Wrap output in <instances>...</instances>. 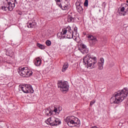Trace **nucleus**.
Returning <instances> with one entry per match:
<instances>
[{
	"mask_svg": "<svg viewBox=\"0 0 128 128\" xmlns=\"http://www.w3.org/2000/svg\"><path fill=\"white\" fill-rule=\"evenodd\" d=\"M128 96V90L124 88L114 92L110 99V104H120Z\"/></svg>",
	"mask_w": 128,
	"mask_h": 128,
	"instance_id": "obj_1",
	"label": "nucleus"
},
{
	"mask_svg": "<svg viewBox=\"0 0 128 128\" xmlns=\"http://www.w3.org/2000/svg\"><path fill=\"white\" fill-rule=\"evenodd\" d=\"M84 64L87 68H90L92 66V68H96L94 64L96 63V57L92 58L90 54H88L83 58Z\"/></svg>",
	"mask_w": 128,
	"mask_h": 128,
	"instance_id": "obj_2",
	"label": "nucleus"
},
{
	"mask_svg": "<svg viewBox=\"0 0 128 128\" xmlns=\"http://www.w3.org/2000/svg\"><path fill=\"white\" fill-rule=\"evenodd\" d=\"M18 72L22 78H30L34 74L32 71L30 70L28 67L20 68L18 70Z\"/></svg>",
	"mask_w": 128,
	"mask_h": 128,
	"instance_id": "obj_3",
	"label": "nucleus"
},
{
	"mask_svg": "<svg viewBox=\"0 0 128 128\" xmlns=\"http://www.w3.org/2000/svg\"><path fill=\"white\" fill-rule=\"evenodd\" d=\"M60 36L64 38H74V31L72 30L70 26H68L62 29Z\"/></svg>",
	"mask_w": 128,
	"mask_h": 128,
	"instance_id": "obj_4",
	"label": "nucleus"
},
{
	"mask_svg": "<svg viewBox=\"0 0 128 128\" xmlns=\"http://www.w3.org/2000/svg\"><path fill=\"white\" fill-rule=\"evenodd\" d=\"M56 4L62 10L70 9V0H55Z\"/></svg>",
	"mask_w": 128,
	"mask_h": 128,
	"instance_id": "obj_5",
	"label": "nucleus"
},
{
	"mask_svg": "<svg viewBox=\"0 0 128 128\" xmlns=\"http://www.w3.org/2000/svg\"><path fill=\"white\" fill-rule=\"evenodd\" d=\"M16 0H6L7 4H5L4 6H2L3 10H10L12 11L14 6H16Z\"/></svg>",
	"mask_w": 128,
	"mask_h": 128,
	"instance_id": "obj_6",
	"label": "nucleus"
},
{
	"mask_svg": "<svg viewBox=\"0 0 128 128\" xmlns=\"http://www.w3.org/2000/svg\"><path fill=\"white\" fill-rule=\"evenodd\" d=\"M58 88H60V92H68L70 89V85L68 82H62L58 81Z\"/></svg>",
	"mask_w": 128,
	"mask_h": 128,
	"instance_id": "obj_7",
	"label": "nucleus"
},
{
	"mask_svg": "<svg viewBox=\"0 0 128 128\" xmlns=\"http://www.w3.org/2000/svg\"><path fill=\"white\" fill-rule=\"evenodd\" d=\"M47 124H50L51 126H56L60 124V120L56 118H49L46 121Z\"/></svg>",
	"mask_w": 128,
	"mask_h": 128,
	"instance_id": "obj_8",
	"label": "nucleus"
},
{
	"mask_svg": "<svg viewBox=\"0 0 128 128\" xmlns=\"http://www.w3.org/2000/svg\"><path fill=\"white\" fill-rule=\"evenodd\" d=\"M20 88L24 94H34V89L32 86L28 84L20 86Z\"/></svg>",
	"mask_w": 128,
	"mask_h": 128,
	"instance_id": "obj_9",
	"label": "nucleus"
},
{
	"mask_svg": "<svg viewBox=\"0 0 128 128\" xmlns=\"http://www.w3.org/2000/svg\"><path fill=\"white\" fill-rule=\"evenodd\" d=\"M72 116H68L65 122H66L67 124L70 128H72V126H76V124H79L80 122L78 121V122H76L74 120H72Z\"/></svg>",
	"mask_w": 128,
	"mask_h": 128,
	"instance_id": "obj_10",
	"label": "nucleus"
},
{
	"mask_svg": "<svg viewBox=\"0 0 128 128\" xmlns=\"http://www.w3.org/2000/svg\"><path fill=\"white\" fill-rule=\"evenodd\" d=\"M86 36L88 38L90 44L92 46H95L96 44H98V39H96V37L90 34H88Z\"/></svg>",
	"mask_w": 128,
	"mask_h": 128,
	"instance_id": "obj_11",
	"label": "nucleus"
},
{
	"mask_svg": "<svg viewBox=\"0 0 128 128\" xmlns=\"http://www.w3.org/2000/svg\"><path fill=\"white\" fill-rule=\"evenodd\" d=\"M78 50L82 54H88V48L84 44H81L80 45V48H78Z\"/></svg>",
	"mask_w": 128,
	"mask_h": 128,
	"instance_id": "obj_12",
	"label": "nucleus"
},
{
	"mask_svg": "<svg viewBox=\"0 0 128 128\" xmlns=\"http://www.w3.org/2000/svg\"><path fill=\"white\" fill-rule=\"evenodd\" d=\"M104 59L101 58L100 59V61L98 63V70H104Z\"/></svg>",
	"mask_w": 128,
	"mask_h": 128,
	"instance_id": "obj_13",
	"label": "nucleus"
},
{
	"mask_svg": "<svg viewBox=\"0 0 128 128\" xmlns=\"http://www.w3.org/2000/svg\"><path fill=\"white\" fill-rule=\"evenodd\" d=\"M6 54L8 56H10V58H12V56H14V52L12 51V48H9L6 50Z\"/></svg>",
	"mask_w": 128,
	"mask_h": 128,
	"instance_id": "obj_14",
	"label": "nucleus"
},
{
	"mask_svg": "<svg viewBox=\"0 0 128 128\" xmlns=\"http://www.w3.org/2000/svg\"><path fill=\"white\" fill-rule=\"evenodd\" d=\"M76 10L78 12H80V14H82V12H84V9H82V7L80 6V2H76Z\"/></svg>",
	"mask_w": 128,
	"mask_h": 128,
	"instance_id": "obj_15",
	"label": "nucleus"
},
{
	"mask_svg": "<svg viewBox=\"0 0 128 128\" xmlns=\"http://www.w3.org/2000/svg\"><path fill=\"white\" fill-rule=\"evenodd\" d=\"M34 64L36 66H40L42 64V59H40V58H36L34 60Z\"/></svg>",
	"mask_w": 128,
	"mask_h": 128,
	"instance_id": "obj_16",
	"label": "nucleus"
},
{
	"mask_svg": "<svg viewBox=\"0 0 128 128\" xmlns=\"http://www.w3.org/2000/svg\"><path fill=\"white\" fill-rule=\"evenodd\" d=\"M27 26L28 28H36V22H32L29 24L28 23L27 24Z\"/></svg>",
	"mask_w": 128,
	"mask_h": 128,
	"instance_id": "obj_17",
	"label": "nucleus"
},
{
	"mask_svg": "<svg viewBox=\"0 0 128 128\" xmlns=\"http://www.w3.org/2000/svg\"><path fill=\"white\" fill-rule=\"evenodd\" d=\"M45 114L47 116H52V112L50 110V108H46L45 110Z\"/></svg>",
	"mask_w": 128,
	"mask_h": 128,
	"instance_id": "obj_18",
	"label": "nucleus"
},
{
	"mask_svg": "<svg viewBox=\"0 0 128 128\" xmlns=\"http://www.w3.org/2000/svg\"><path fill=\"white\" fill-rule=\"evenodd\" d=\"M68 64L64 63L62 68V72H66V70H68Z\"/></svg>",
	"mask_w": 128,
	"mask_h": 128,
	"instance_id": "obj_19",
	"label": "nucleus"
},
{
	"mask_svg": "<svg viewBox=\"0 0 128 128\" xmlns=\"http://www.w3.org/2000/svg\"><path fill=\"white\" fill-rule=\"evenodd\" d=\"M74 20V19L72 16H70V15H68V22H73Z\"/></svg>",
	"mask_w": 128,
	"mask_h": 128,
	"instance_id": "obj_20",
	"label": "nucleus"
},
{
	"mask_svg": "<svg viewBox=\"0 0 128 128\" xmlns=\"http://www.w3.org/2000/svg\"><path fill=\"white\" fill-rule=\"evenodd\" d=\"M37 46L39 48L40 50H44L46 48V46L44 45H42L40 43H38L36 44Z\"/></svg>",
	"mask_w": 128,
	"mask_h": 128,
	"instance_id": "obj_21",
	"label": "nucleus"
},
{
	"mask_svg": "<svg viewBox=\"0 0 128 128\" xmlns=\"http://www.w3.org/2000/svg\"><path fill=\"white\" fill-rule=\"evenodd\" d=\"M46 44L48 46H50L52 44V42H50V40H47L46 41Z\"/></svg>",
	"mask_w": 128,
	"mask_h": 128,
	"instance_id": "obj_22",
	"label": "nucleus"
},
{
	"mask_svg": "<svg viewBox=\"0 0 128 128\" xmlns=\"http://www.w3.org/2000/svg\"><path fill=\"white\" fill-rule=\"evenodd\" d=\"M118 14H119V16H126V12L120 11L118 12Z\"/></svg>",
	"mask_w": 128,
	"mask_h": 128,
	"instance_id": "obj_23",
	"label": "nucleus"
},
{
	"mask_svg": "<svg viewBox=\"0 0 128 128\" xmlns=\"http://www.w3.org/2000/svg\"><path fill=\"white\" fill-rule=\"evenodd\" d=\"M54 112H56H56L57 114H60V111L58 112V108H55L54 110L52 111V114Z\"/></svg>",
	"mask_w": 128,
	"mask_h": 128,
	"instance_id": "obj_24",
	"label": "nucleus"
},
{
	"mask_svg": "<svg viewBox=\"0 0 128 128\" xmlns=\"http://www.w3.org/2000/svg\"><path fill=\"white\" fill-rule=\"evenodd\" d=\"M84 6H88V0H86L84 3Z\"/></svg>",
	"mask_w": 128,
	"mask_h": 128,
	"instance_id": "obj_25",
	"label": "nucleus"
},
{
	"mask_svg": "<svg viewBox=\"0 0 128 128\" xmlns=\"http://www.w3.org/2000/svg\"><path fill=\"white\" fill-rule=\"evenodd\" d=\"M96 103V100H92L90 102V106H92V104H94Z\"/></svg>",
	"mask_w": 128,
	"mask_h": 128,
	"instance_id": "obj_26",
	"label": "nucleus"
},
{
	"mask_svg": "<svg viewBox=\"0 0 128 128\" xmlns=\"http://www.w3.org/2000/svg\"><path fill=\"white\" fill-rule=\"evenodd\" d=\"M120 12H124V7H122L120 9Z\"/></svg>",
	"mask_w": 128,
	"mask_h": 128,
	"instance_id": "obj_27",
	"label": "nucleus"
},
{
	"mask_svg": "<svg viewBox=\"0 0 128 128\" xmlns=\"http://www.w3.org/2000/svg\"><path fill=\"white\" fill-rule=\"evenodd\" d=\"M125 8H128L126 9V12H128V4H125Z\"/></svg>",
	"mask_w": 128,
	"mask_h": 128,
	"instance_id": "obj_28",
	"label": "nucleus"
},
{
	"mask_svg": "<svg viewBox=\"0 0 128 128\" xmlns=\"http://www.w3.org/2000/svg\"><path fill=\"white\" fill-rule=\"evenodd\" d=\"M74 32H76L78 30V28H74Z\"/></svg>",
	"mask_w": 128,
	"mask_h": 128,
	"instance_id": "obj_29",
	"label": "nucleus"
},
{
	"mask_svg": "<svg viewBox=\"0 0 128 128\" xmlns=\"http://www.w3.org/2000/svg\"><path fill=\"white\" fill-rule=\"evenodd\" d=\"M84 36H86V32H84Z\"/></svg>",
	"mask_w": 128,
	"mask_h": 128,
	"instance_id": "obj_30",
	"label": "nucleus"
},
{
	"mask_svg": "<svg viewBox=\"0 0 128 128\" xmlns=\"http://www.w3.org/2000/svg\"><path fill=\"white\" fill-rule=\"evenodd\" d=\"M77 120H78V118H76Z\"/></svg>",
	"mask_w": 128,
	"mask_h": 128,
	"instance_id": "obj_31",
	"label": "nucleus"
},
{
	"mask_svg": "<svg viewBox=\"0 0 128 128\" xmlns=\"http://www.w3.org/2000/svg\"><path fill=\"white\" fill-rule=\"evenodd\" d=\"M126 2H128V1H126Z\"/></svg>",
	"mask_w": 128,
	"mask_h": 128,
	"instance_id": "obj_32",
	"label": "nucleus"
},
{
	"mask_svg": "<svg viewBox=\"0 0 128 128\" xmlns=\"http://www.w3.org/2000/svg\"><path fill=\"white\" fill-rule=\"evenodd\" d=\"M57 36H58V34H57Z\"/></svg>",
	"mask_w": 128,
	"mask_h": 128,
	"instance_id": "obj_33",
	"label": "nucleus"
}]
</instances>
